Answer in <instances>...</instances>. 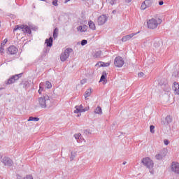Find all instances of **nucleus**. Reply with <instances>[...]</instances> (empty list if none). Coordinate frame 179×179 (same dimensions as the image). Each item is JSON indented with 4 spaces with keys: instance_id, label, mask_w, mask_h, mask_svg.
I'll list each match as a JSON object with an SVG mask.
<instances>
[{
    "instance_id": "45",
    "label": "nucleus",
    "mask_w": 179,
    "mask_h": 179,
    "mask_svg": "<svg viewBox=\"0 0 179 179\" xmlns=\"http://www.w3.org/2000/svg\"><path fill=\"white\" fill-rule=\"evenodd\" d=\"M112 13H113V15L117 13V10H113Z\"/></svg>"
},
{
    "instance_id": "31",
    "label": "nucleus",
    "mask_w": 179,
    "mask_h": 179,
    "mask_svg": "<svg viewBox=\"0 0 179 179\" xmlns=\"http://www.w3.org/2000/svg\"><path fill=\"white\" fill-rule=\"evenodd\" d=\"M165 120H166L167 124H170V122H171V121H172L171 117H170V116H166Z\"/></svg>"
},
{
    "instance_id": "29",
    "label": "nucleus",
    "mask_w": 179,
    "mask_h": 179,
    "mask_svg": "<svg viewBox=\"0 0 179 179\" xmlns=\"http://www.w3.org/2000/svg\"><path fill=\"white\" fill-rule=\"evenodd\" d=\"M101 50H99L96 52L94 57L95 58H99V57H101Z\"/></svg>"
},
{
    "instance_id": "44",
    "label": "nucleus",
    "mask_w": 179,
    "mask_h": 179,
    "mask_svg": "<svg viewBox=\"0 0 179 179\" xmlns=\"http://www.w3.org/2000/svg\"><path fill=\"white\" fill-rule=\"evenodd\" d=\"M131 1H132V0H125V2H126L127 3H129Z\"/></svg>"
},
{
    "instance_id": "50",
    "label": "nucleus",
    "mask_w": 179,
    "mask_h": 179,
    "mask_svg": "<svg viewBox=\"0 0 179 179\" xmlns=\"http://www.w3.org/2000/svg\"><path fill=\"white\" fill-rule=\"evenodd\" d=\"M1 159H2V155H0V160H1Z\"/></svg>"
},
{
    "instance_id": "43",
    "label": "nucleus",
    "mask_w": 179,
    "mask_h": 179,
    "mask_svg": "<svg viewBox=\"0 0 179 179\" xmlns=\"http://www.w3.org/2000/svg\"><path fill=\"white\" fill-rule=\"evenodd\" d=\"M89 107H86L85 108H83L84 113H86V111H88Z\"/></svg>"
},
{
    "instance_id": "37",
    "label": "nucleus",
    "mask_w": 179,
    "mask_h": 179,
    "mask_svg": "<svg viewBox=\"0 0 179 179\" xmlns=\"http://www.w3.org/2000/svg\"><path fill=\"white\" fill-rule=\"evenodd\" d=\"M8 43V38H5L3 41L1 43L3 46H5V45Z\"/></svg>"
},
{
    "instance_id": "16",
    "label": "nucleus",
    "mask_w": 179,
    "mask_h": 179,
    "mask_svg": "<svg viewBox=\"0 0 179 179\" xmlns=\"http://www.w3.org/2000/svg\"><path fill=\"white\" fill-rule=\"evenodd\" d=\"M90 94H92V89H87L84 94L85 100H88L87 97H90Z\"/></svg>"
},
{
    "instance_id": "24",
    "label": "nucleus",
    "mask_w": 179,
    "mask_h": 179,
    "mask_svg": "<svg viewBox=\"0 0 179 179\" xmlns=\"http://www.w3.org/2000/svg\"><path fill=\"white\" fill-rule=\"evenodd\" d=\"M28 121H35V122H37V121H40V118L34 117L33 116H31V117H29Z\"/></svg>"
},
{
    "instance_id": "11",
    "label": "nucleus",
    "mask_w": 179,
    "mask_h": 179,
    "mask_svg": "<svg viewBox=\"0 0 179 179\" xmlns=\"http://www.w3.org/2000/svg\"><path fill=\"white\" fill-rule=\"evenodd\" d=\"M140 31H138L136 33H132L131 34L129 35H126L122 37V41L123 43H125L127 41H129V40H131V38H132V37H134V36H136V34H139Z\"/></svg>"
},
{
    "instance_id": "48",
    "label": "nucleus",
    "mask_w": 179,
    "mask_h": 179,
    "mask_svg": "<svg viewBox=\"0 0 179 179\" xmlns=\"http://www.w3.org/2000/svg\"><path fill=\"white\" fill-rule=\"evenodd\" d=\"M126 164H127V162H124L122 163L123 166H125Z\"/></svg>"
},
{
    "instance_id": "42",
    "label": "nucleus",
    "mask_w": 179,
    "mask_h": 179,
    "mask_svg": "<svg viewBox=\"0 0 179 179\" xmlns=\"http://www.w3.org/2000/svg\"><path fill=\"white\" fill-rule=\"evenodd\" d=\"M164 3V2L162 0H160V1H159V5L160 6H162Z\"/></svg>"
},
{
    "instance_id": "23",
    "label": "nucleus",
    "mask_w": 179,
    "mask_h": 179,
    "mask_svg": "<svg viewBox=\"0 0 179 179\" xmlns=\"http://www.w3.org/2000/svg\"><path fill=\"white\" fill-rule=\"evenodd\" d=\"M58 31L59 29L58 28H55L53 31V38H57L58 37Z\"/></svg>"
},
{
    "instance_id": "26",
    "label": "nucleus",
    "mask_w": 179,
    "mask_h": 179,
    "mask_svg": "<svg viewBox=\"0 0 179 179\" xmlns=\"http://www.w3.org/2000/svg\"><path fill=\"white\" fill-rule=\"evenodd\" d=\"M108 3H110V5H115L117 3V0H107L106 1Z\"/></svg>"
},
{
    "instance_id": "13",
    "label": "nucleus",
    "mask_w": 179,
    "mask_h": 179,
    "mask_svg": "<svg viewBox=\"0 0 179 179\" xmlns=\"http://www.w3.org/2000/svg\"><path fill=\"white\" fill-rule=\"evenodd\" d=\"M76 110H74V114H78V113H85L83 110V105L76 106Z\"/></svg>"
},
{
    "instance_id": "14",
    "label": "nucleus",
    "mask_w": 179,
    "mask_h": 179,
    "mask_svg": "<svg viewBox=\"0 0 179 179\" xmlns=\"http://www.w3.org/2000/svg\"><path fill=\"white\" fill-rule=\"evenodd\" d=\"M172 90L175 92V94H179V85L178 83L175 82L172 87Z\"/></svg>"
},
{
    "instance_id": "15",
    "label": "nucleus",
    "mask_w": 179,
    "mask_h": 179,
    "mask_svg": "<svg viewBox=\"0 0 179 179\" xmlns=\"http://www.w3.org/2000/svg\"><path fill=\"white\" fill-rule=\"evenodd\" d=\"M52 37H50L49 38L45 39V43H46L47 47H52Z\"/></svg>"
},
{
    "instance_id": "27",
    "label": "nucleus",
    "mask_w": 179,
    "mask_h": 179,
    "mask_svg": "<svg viewBox=\"0 0 179 179\" xmlns=\"http://www.w3.org/2000/svg\"><path fill=\"white\" fill-rule=\"evenodd\" d=\"M76 155H77L76 152H71V157H70L71 161L73 160V159L76 157Z\"/></svg>"
},
{
    "instance_id": "3",
    "label": "nucleus",
    "mask_w": 179,
    "mask_h": 179,
    "mask_svg": "<svg viewBox=\"0 0 179 179\" xmlns=\"http://www.w3.org/2000/svg\"><path fill=\"white\" fill-rule=\"evenodd\" d=\"M162 23V20L152 18L147 22L148 29H157V27Z\"/></svg>"
},
{
    "instance_id": "28",
    "label": "nucleus",
    "mask_w": 179,
    "mask_h": 179,
    "mask_svg": "<svg viewBox=\"0 0 179 179\" xmlns=\"http://www.w3.org/2000/svg\"><path fill=\"white\" fill-rule=\"evenodd\" d=\"M146 8H148V6L146 5V3H145V1H143L141 4V9H142V10H145V9H146Z\"/></svg>"
},
{
    "instance_id": "5",
    "label": "nucleus",
    "mask_w": 179,
    "mask_h": 179,
    "mask_svg": "<svg viewBox=\"0 0 179 179\" xmlns=\"http://www.w3.org/2000/svg\"><path fill=\"white\" fill-rule=\"evenodd\" d=\"M72 51H73L72 48H66L64 52L61 54L60 60L62 62H65V61L69 58V55Z\"/></svg>"
},
{
    "instance_id": "22",
    "label": "nucleus",
    "mask_w": 179,
    "mask_h": 179,
    "mask_svg": "<svg viewBox=\"0 0 179 179\" xmlns=\"http://www.w3.org/2000/svg\"><path fill=\"white\" fill-rule=\"evenodd\" d=\"M144 2L148 8H150V6L153 3V0H145Z\"/></svg>"
},
{
    "instance_id": "38",
    "label": "nucleus",
    "mask_w": 179,
    "mask_h": 179,
    "mask_svg": "<svg viewBox=\"0 0 179 179\" xmlns=\"http://www.w3.org/2000/svg\"><path fill=\"white\" fill-rule=\"evenodd\" d=\"M138 78H143V76H145V73H143V72L138 73Z\"/></svg>"
},
{
    "instance_id": "6",
    "label": "nucleus",
    "mask_w": 179,
    "mask_h": 179,
    "mask_svg": "<svg viewBox=\"0 0 179 179\" xmlns=\"http://www.w3.org/2000/svg\"><path fill=\"white\" fill-rule=\"evenodd\" d=\"M1 162L6 167H12V166H13V160L9 157H3Z\"/></svg>"
},
{
    "instance_id": "12",
    "label": "nucleus",
    "mask_w": 179,
    "mask_h": 179,
    "mask_svg": "<svg viewBox=\"0 0 179 179\" xmlns=\"http://www.w3.org/2000/svg\"><path fill=\"white\" fill-rule=\"evenodd\" d=\"M17 51H18L17 48L14 45H11L8 48V52L11 55H15V54H16Z\"/></svg>"
},
{
    "instance_id": "34",
    "label": "nucleus",
    "mask_w": 179,
    "mask_h": 179,
    "mask_svg": "<svg viewBox=\"0 0 179 179\" xmlns=\"http://www.w3.org/2000/svg\"><path fill=\"white\" fill-rule=\"evenodd\" d=\"M155 157L157 160H161V159H163V155H162L161 154H158L155 156Z\"/></svg>"
},
{
    "instance_id": "46",
    "label": "nucleus",
    "mask_w": 179,
    "mask_h": 179,
    "mask_svg": "<svg viewBox=\"0 0 179 179\" xmlns=\"http://www.w3.org/2000/svg\"><path fill=\"white\" fill-rule=\"evenodd\" d=\"M85 84V80H81V85H84Z\"/></svg>"
},
{
    "instance_id": "33",
    "label": "nucleus",
    "mask_w": 179,
    "mask_h": 179,
    "mask_svg": "<svg viewBox=\"0 0 179 179\" xmlns=\"http://www.w3.org/2000/svg\"><path fill=\"white\" fill-rule=\"evenodd\" d=\"M150 131L151 134H155V127L153 125L150 126Z\"/></svg>"
},
{
    "instance_id": "32",
    "label": "nucleus",
    "mask_w": 179,
    "mask_h": 179,
    "mask_svg": "<svg viewBox=\"0 0 179 179\" xmlns=\"http://www.w3.org/2000/svg\"><path fill=\"white\" fill-rule=\"evenodd\" d=\"M3 47H5V46H3L2 45V44H1V46H0V54H1V55H3V54H4V48H3Z\"/></svg>"
},
{
    "instance_id": "25",
    "label": "nucleus",
    "mask_w": 179,
    "mask_h": 179,
    "mask_svg": "<svg viewBox=\"0 0 179 179\" xmlns=\"http://www.w3.org/2000/svg\"><path fill=\"white\" fill-rule=\"evenodd\" d=\"M45 86L46 89H51V87H52V85L50 83V81H46Z\"/></svg>"
},
{
    "instance_id": "21",
    "label": "nucleus",
    "mask_w": 179,
    "mask_h": 179,
    "mask_svg": "<svg viewBox=\"0 0 179 179\" xmlns=\"http://www.w3.org/2000/svg\"><path fill=\"white\" fill-rule=\"evenodd\" d=\"M98 65H99V66H103V67H104V66H110V63L109 62L104 63L103 62H99L98 63Z\"/></svg>"
},
{
    "instance_id": "30",
    "label": "nucleus",
    "mask_w": 179,
    "mask_h": 179,
    "mask_svg": "<svg viewBox=\"0 0 179 179\" xmlns=\"http://www.w3.org/2000/svg\"><path fill=\"white\" fill-rule=\"evenodd\" d=\"M80 136H82V134L80 133L74 134V138L78 141V139H80Z\"/></svg>"
},
{
    "instance_id": "39",
    "label": "nucleus",
    "mask_w": 179,
    "mask_h": 179,
    "mask_svg": "<svg viewBox=\"0 0 179 179\" xmlns=\"http://www.w3.org/2000/svg\"><path fill=\"white\" fill-rule=\"evenodd\" d=\"M77 29L78 31L83 32V26H79Z\"/></svg>"
},
{
    "instance_id": "18",
    "label": "nucleus",
    "mask_w": 179,
    "mask_h": 179,
    "mask_svg": "<svg viewBox=\"0 0 179 179\" xmlns=\"http://www.w3.org/2000/svg\"><path fill=\"white\" fill-rule=\"evenodd\" d=\"M45 86V84L44 83H41L39 84V90H38V94H41L42 92H44V87Z\"/></svg>"
},
{
    "instance_id": "7",
    "label": "nucleus",
    "mask_w": 179,
    "mask_h": 179,
    "mask_svg": "<svg viewBox=\"0 0 179 179\" xmlns=\"http://www.w3.org/2000/svg\"><path fill=\"white\" fill-rule=\"evenodd\" d=\"M124 59H122V57L118 56L115 58L114 64L117 68H122V66H124Z\"/></svg>"
},
{
    "instance_id": "35",
    "label": "nucleus",
    "mask_w": 179,
    "mask_h": 179,
    "mask_svg": "<svg viewBox=\"0 0 179 179\" xmlns=\"http://www.w3.org/2000/svg\"><path fill=\"white\" fill-rule=\"evenodd\" d=\"M87 44V40L83 39L81 41V45H86Z\"/></svg>"
},
{
    "instance_id": "2",
    "label": "nucleus",
    "mask_w": 179,
    "mask_h": 179,
    "mask_svg": "<svg viewBox=\"0 0 179 179\" xmlns=\"http://www.w3.org/2000/svg\"><path fill=\"white\" fill-rule=\"evenodd\" d=\"M142 163L143 166H145V167H147V169H149L150 173L151 174H153V170H152V169H153V166H155V163H153L152 159H150V158L149 157L143 158L142 159Z\"/></svg>"
},
{
    "instance_id": "4",
    "label": "nucleus",
    "mask_w": 179,
    "mask_h": 179,
    "mask_svg": "<svg viewBox=\"0 0 179 179\" xmlns=\"http://www.w3.org/2000/svg\"><path fill=\"white\" fill-rule=\"evenodd\" d=\"M17 30H22L23 33H27L28 34H31V29L27 25H16L13 29V31H16Z\"/></svg>"
},
{
    "instance_id": "8",
    "label": "nucleus",
    "mask_w": 179,
    "mask_h": 179,
    "mask_svg": "<svg viewBox=\"0 0 179 179\" xmlns=\"http://www.w3.org/2000/svg\"><path fill=\"white\" fill-rule=\"evenodd\" d=\"M22 75L23 73L16 74L11 76L7 81L6 85H12V83H15L16 80H19L20 78H22Z\"/></svg>"
},
{
    "instance_id": "47",
    "label": "nucleus",
    "mask_w": 179,
    "mask_h": 179,
    "mask_svg": "<svg viewBox=\"0 0 179 179\" xmlns=\"http://www.w3.org/2000/svg\"><path fill=\"white\" fill-rule=\"evenodd\" d=\"M24 89H27V84H24Z\"/></svg>"
},
{
    "instance_id": "40",
    "label": "nucleus",
    "mask_w": 179,
    "mask_h": 179,
    "mask_svg": "<svg viewBox=\"0 0 179 179\" xmlns=\"http://www.w3.org/2000/svg\"><path fill=\"white\" fill-rule=\"evenodd\" d=\"M164 145H166V146H167V145H169L170 143V141H169V140L165 139L164 140Z\"/></svg>"
},
{
    "instance_id": "17",
    "label": "nucleus",
    "mask_w": 179,
    "mask_h": 179,
    "mask_svg": "<svg viewBox=\"0 0 179 179\" xmlns=\"http://www.w3.org/2000/svg\"><path fill=\"white\" fill-rule=\"evenodd\" d=\"M88 26L90 27V29H91L92 30H96V24H94V22L92 20L88 22Z\"/></svg>"
},
{
    "instance_id": "41",
    "label": "nucleus",
    "mask_w": 179,
    "mask_h": 179,
    "mask_svg": "<svg viewBox=\"0 0 179 179\" xmlns=\"http://www.w3.org/2000/svg\"><path fill=\"white\" fill-rule=\"evenodd\" d=\"M86 30H87V26L83 25V31L85 32V31H86Z\"/></svg>"
},
{
    "instance_id": "9",
    "label": "nucleus",
    "mask_w": 179,
    "mask_h": 179,
    "mask_svg": "<svg viewBox=\"0 0 179 179\" xmlns=\"http://www.w3.org/2000/svg\"><path fill=\"white\" fill-rule=\"evenodd\" d=\"M108 20V17H107L106 15H102L98 17L97 23L99 26H103V24H105Z\"/></svg>"
},
{
    "instance_id": "49",
    "label": "nucleus",
    "mask_w": 179,
    "mask_h": 179,
    "mask_svg": "<svg viewBox=\"0 0 179 179\" xmlns=\"http://www.w3.org/2000/svg\"><path fill=\"white\" fill-rule=\"evenodd\" d=\"M71 0H65V2H69Z\"/></svg>"
},
{
    "instance_id": "19",
    "label": "nucleus",
    "mask_w": 179,
    "mask_h": 179,
    "mask_svg": "<svg viewBox=\"0 0 179 179\" xmlns=\"http://www.w3.org/2000/svg\"><path fill=\"white\" fill-rule=\"evenodd\" d=\"M94 113L95 114H99V115H101V114H103V110H101V107L97 106L94 110Z\"/></svg>"
},
{
    "instance_id": "1",
    "label": "nucleus",
    "mask_w": 179,
    "mask_h": 179,
    "mask_svg": "<svg viewBox=\"0 0 179 179\" xmlns=\"http://www.w3.org/2000/svg\"><path fill=\"white\" fill-rule=\"evenodd\" d=\"M38 104L41 108H47V107H51V99L48 95L43 96L38 98Z\"/></svg>"
},
{
    "instance_id": "20",
    "label": "nucleus",
    "mask_w": 179,
    "mask_h": 179,
    "mask_svg": "<svg viewBox=\"0 0 179 179\" xmlns=\"http://www.w3.org/2000/svg\"><path fill=\"white\" fill-rule=\"evenodd\" d=\"M106 78H107V73H106V71H103L102 73L99 82H104V80H106Z\"/></svg>"
},
{
    "instance_id": "36",
    "label": "nucleus",
    "mask_w": 179,
    "mask_h": 179,
    "mask_svg": "<svg viewBox=\"0 0 179 179\" xmlns=\"http://www.w3.org/2000/svg\"><path fill=\"white\" fill-rule=\"evenodd\" d=\"M52 5H54V6H58V0H54L52 1Z\"/></svg>"
},
{
    "instance_id": "10",
    "label": "nucleus",
    "mask_w": 179,
    "mask_h": 179,
    "mask_svg": "<svg viewBox=\"0 0 179 179\" xmlns=\"http://www.w3.org/2000/svg\"><path fill=\"white\" fill-rule=\"evenodd\" d=\"M171 170L173 173H175V174H179V163L173 162L171 165Z\"/></svg>"
}]
</instances>
